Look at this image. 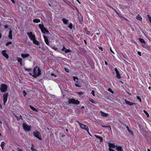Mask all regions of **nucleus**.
Returning <instances> with one entry per match:
<instances>
[{
	"label": "nucleus",
	"mask_w": 151,
	"mask_h": 151,
	"mask_svg": "<svg viewBox=\"0 0 151 151\" xmlns=\"http://www.w3.org/2000/svg\"><path fill=\"white\" fill-rule=\"evenodd\" d=\"M12 44V42H9L7 43L6 45V46H8L9 45L11 44Z\"/></svg>",
	"instance_id": "40"
},
{
	"label": "nucleus",
	"mask_w": 151,
	"mask_h": 151,
	"mask_svg": "<svg viewBox=\"0 0 151 151\" xmlns=\"http://www.w3.org/2000/svg\"><path fill=\"white\" fill-rule=\"evenodd\" d=\"M51 76H54L55 77H57V76L56 75H55V73H52L51 74Z\"/></svg>",
	"instance_id": "35"
},
{
	"label": "nucleus",
	"mask_w": 151,
	"mask_h": 151,
	"mask_svg": "<svg viewBox=\"0 0 151 151\" xmlns=\"http://www.w3.org/2000/svg\"><path fill=\"white\" fill-rule=\"evenodd\" d=\"M44 38L45 40V42L49 46H50V43L49 42V40L47 39V37L45 36H44Z\"/></svg>",
	"instance_id": "13"
},
{
	"label": "nucleus",
	"mask_w": 151,
	"mask_h": 151,
	"mask_svg": "<svg viewBox=\"0 0 151 151\" xmlns=\"http://www.w3.org/2000/svg\"><path fill=\"white\" fill-rule=\"evenodd\" d=\"M11 1L12 2L14 3H15L14 0H11Z\"/></svg>",
	"instance_id": "55"
},
{
	"label": "nucleus",
	"mask_w": 151,
	"mask_h": 151,
	"mask_svg": "<svg viewBox=\"0 0 151 151\" xmlns=\"http://www.w3.org/2000/svg\"><path fill=\"white\" fill-rule=\"evenodd\" d=\"M95 136L100 140V142H103V138L99 136L96 135H95Z\"/></svg>",
	"instance_id": "20"
},
{
	"label": "nucleus",
	"mask_w": 151,
	"mask_h": 151,
	"mask_svg": "<svg viewBox=\"0 0 151 151\" xmlns=\"http://www.w3.org/2000/svg\"><path fill=\"white\" fill-rule=\"evenodd\" d=\"M68 102L69 104H72L78 105L80 104V101L78 100H76L73 99H70L68 101Z\"/></svg>",
	"instance_id": "3"
},
{
	"label": "nucleus",
	"mask_w": 151,
	"mask_h": 151,
	"mask_svg": "<svg viewBox=\"0 0 151 151\" xmlns=\"http://www.w3.org/2000/svg\"><path fill=\"white\" fill-rule=\"evenodd\" d=\"M116 149L117 150L119 151H123V149L122 148V147L121 146H116Z\"/></svg>",
	"instance_id": "19"
},
{
	"label": "nucleus",
	"mask_w": 151,
	"mask_h": 151,
	"mask_svg": "<svg viewBox=\"0 0 151 151\" xmlns=\"http://www.w3.org/2000/svg\"><path fill=\"white\" fill-rule=\"evenodd\" d=\"M104 62H105V64L106 65H108V63H107V62L106 61H105Z\"/></svg>",
	"instance_id": "52"
},
{
	"label": "nucleus",
	"mask_w": 151,
	"mask_h": 151,
	"mask_svg": "<svg viewBox=\"0 0 151 151\" xmlns=\"http://www.w3.org/2000/svg\"><path fill=\"white\" fill-rule=\"evenodd\" d=\"M125 126L127 128V130L128 131V132H130V129L129 128V127H128V126H127V125H125Z\"/></svg>",
	"instance_id": "39"
},
{
	"label": "nucleus",
	"mask_w": 151,
	"mask_h": 151,
	"mask_svg": "<svg viewBox=\"0 0 151 151\" xmlns=\"http://www.w3.org/2000/svg\"><path fill=\"white\" fill-rule=\"evenodd\" d=\"M138 54L140 56H141V52H140L138 51L137 52Z\"/></svg>",
	"instance_id": "46"
},
{
	"label": "nucleus",
	"mask_w": 151,
	"mask_h": 151,
	"mask_svg": "<svg viewBox=\"0 0 151 151\" xmlns=\"http://www.w3.org/2000/svg\"><path fill=\"white\" fill-rule=\"evenodd\" d=\"M1 33H0V39L1 38Z\"/></svg>",
	"instance_id": "59"
},
{
	"label": "nucleus",
	"mask_w": 151,
	"mask_h": 151,
	"mask_svg": "<svg viewBox=\"0 0 151 151\" xmlns=\"http://www.w3.org/2000/svg\"><path fill=\"white\" fill-rule=\"evenodd\" d=\"M27 35H28L29 38L32 40L33 39H34L35 38V35L33 34L32 32H28L27 33Z\"/></svg>",
	"instance_id": "10"
},
{
	"label": "nucleus",
	"mask_w": 151,
	"mask_h": 151,
	"mask_svg": "<svg viewBox=\"0 0 151 151\" xmlns=\"http://www.w3.org/2000/svg\"><path fill=\"white\" fill-rule=\"evenodd\" d=\"M108 90L110 92H111V93H113V91H112L111 89L110 88H109L108 89Z\"/></svg>",
	"instance_id": "44"
},
{
	"label": "nucleus",
	"mask_w": 151,
	"mask_h": 151,
	"mask_svg": "<svg viewBox=\"0 0 151 151\" xmlns=\"http://www.w3.org/2000/svg\"><path fill=\"white\" fill-rule=\"evenodd\" d=\"M84 108V106H82L81 108V109H83V108Z\"/></svg>",
	"instance_id": "61"
},
{
	"label": "nucleus",
	"mask_w": 151,
	"mask_h": 151,
	"mask_svg": "<svg viewBox=\"0 0 151 151\" xmlns=\"http://www.w3.org/2000/svg\"><path fill=\"white\" fill-rule=\"evenodd\" d=\"M136 18L137 19L139 20L140 21H142V18L141 17V16L139 15L138 14L136 17Z\"/></svg>",
	"instance_id": "24"
},
{
	"label": "nucleus",
	"mask_w": 151,
	"mask_h": 151,
	"mask_svg": "<svg viewBox=\"0 0 151 151\" xmlns=\"http://www.w3.org/2000/svg\"><path fill=\"white\" fill-rule=\"evenodd\" d=\"M33 147H34V146H33V145H32V147H31V150L32 151H38L36 149L34 148Z\"/></svg>",
	"instance_id": "30"
},
{
	"label": "nucleus",
	"mask_w": 151,
	"mask_h": 151,
	"mask_svg": "<svg viewBox=\"0 0 151 151\" xmlns=\"http://www.w3.org/2000/svg\"><path fill=\"white\" fill-rule=\"evenodd\" d=\"M99 48L101 50H103L102 48L101 47H100V48Z\"/></svg>",
	"instance_id": "62"
},
{
	"label": "nucleus",
	"mask_w": 151,
	"mask_h": 151,
	"mask_svg": "<svg viewBox=\"0 0 151 151\" xmlns=\"http://www.w3.org/2000/svg\"><path fill=\"white\" fill-rule=\"evenodd\" d=\"M17 60L18 62L21 65H22V59L21 58H17Z\"/></svg>",
	"instance_id": "22"
},
{
	"label": "nucleus",
	"mask_w": 151,
	"mask_h": 151,
	"mask_svg": "<svg viewBox=\"0 0 151 151\" xmlns=\"http://www.w3.org/2000/svg\"><path fill=\"white\" fill-rule=\"evenodd\" d=\"M89 101L93 104H96L97 103L95 101L92 99H89Z\"/></svg>",
	"instance_id": "27"
},
{
	"label": "nucleus",
	"mask_w": 151,
	"mask_h": 151,
	"mask_svg": "<svg viewBox=\"0 0 151 151\" xmlns=\"http://www.w3.org/2000/svg\"><path fill=\"white\" fill-rule=\"evenodd\" d=\"M0 107L1 108V109H2V106L1 105V104H0Z\"/></svg>",
	"instance_id": "60"
},
{
	"label": "nucleus",
	"mask_w": 151,
	"mask_h": 151,
	"mask_svg": "<svg viewBox=\"0 0 151 151\" xmlns=\"http://www.w3.org/2000/svg\"><path fill=\"white\" fill-rule=\"evenodd\" d=\"M101 126L102 127H110V129H111V127H110V126H108V127L105 126H104V125H101Z\"/></svg>",
	"instance_id": "43"
},
{
	"label": "nucleus",
	"mask_w": 151,
	"mask_h": 151,
	"mask_svg": "<svg viewBox=\"0 0 151 151\" xmlns=\"http://www.w3.org/2000/svg\"><path fill=\"white\" fill-rule=\"evenodd\" d=\"M24 96H25L27 94V93H25L24 91Z\"/></svg>",
	"instance_id": "51"
},
{
	"label": "nucleus",
	"mask_w": 151,
	"mask_h": 151,
	"mask_svg": "<svg viewBox=\"0 0 151 151\" xmlns=\"http://www.w3.org/2000/svg\"><path fill=\"white\" fill-rule=\"evenodd\" d=\"M137 98L139 101L140 102H141V99L139 96H137Z\"/></svg>",
	"instance_id": "37"
},
{
	"label": "nucleus",
	"mask_w": 151,
	"mask_h": 151,
	"mask_svg": "<svg viewBox=\"0 0 151 151\" xmlns=\"http://www.w3.org/2000/svg\"><path fill=\"white\" fill-rule=\"evenodd\" d=\"M147 151H150V150L149 149H147Z\"/></svg>",
	"instance_id": "63"
},
{
	"label": "nucleus",
	"mask_w": 151,
	"mask_h": 151,
	"mask_svg": "<svg viewBox=\"0 0 151 151\" xmlns=\"http://www.w3.org/2000/svg\"><path fill=\"white\" fill-rule=\"evenodd\" d=\"M129 132V133L130 134H131L132 135H133V133L132 132L131 130H130V132Z\"/></svg>",
	"instance_id": "49"
},
{
	"label": "nucleus",
	"mask_w": 151,
	"mask_h": 151,
	"mask_svg": "<svg viewBox=\"0 0 151 151\" xmlns=\"http://www.w3.org/2000/svg\"><path fill=\"white\" fill-rule=\"evenodd\" d=\"M30 74L32 75L33 77L36 78L40 75L41 70L38 67L36 66L34 68L32 73H30Z\"/></svg>",
	"instance_id": "1"
},
{
	"label": "nucleus",
	"mask_w": 151,
	"mask_h": 151,
	"mask_svg": "<svg viewBox=\"0 0 151 151\" xmlns=\"http://www.w3.org/2000/svg\"><path fill=\"white\" fill-rule=\"evenodd\" d=\"M109 151H114V150L111 148H109Z\"/></svg>",
	"instance_id": "45"
},
{
	"label": "nucleus",
	"mask_w": 151,
	"mask_h": 151,
	"mask_svg": "<svg viewBox=\"0 0 151 151\" xmlns=\"http://www.w3.org/2000/svg\"><path fill=\"white\" fill-rule=\"evenodd\" d=\"M17 150L18 151H24L22 148L19 147L17 148Z\"/></svg>",
	"instance_id": "38"
},
{
	"label": "nucleus",
	"mask_w": 151,
	"mask_h": 151,
	"mask_svg": "<svg viewBox=\"0 0 151 151\" xmlns=\"http://www.w3.org/2000/svg\"><path fill=\"white\" fill-rule=\"evenodd\" d=\"M100 113H101V115L102 116L107 117L108 116V114L106 113L101 111H100Z\"/></svg>",
	"instance_id": "16"
},
{
	"label": "nucleus",
	"mask_w": 151,
	"mask_h": 151,
	"mask_svg": "<svg viewBox=\"0 0 151 151\" xmlns=\"http://www.w3.org/2000/svg\"><path fill=\"white\" fill-rule=\"evenodd\" d=\"M76 0L78 1V2L79 4H81V3H80V1H79V0Z\"/></svg>",
	"instance_id": "56"
},
{
	"label": "nucleus",
	"mask_w": 151,
	"mask_h": 151,
	"mask_svg": "<svg viewBox=\"0 0 151 151\" xmlns=\"http://www.w3.org/2000/svg\"><path fill=\"white\" fill-rule=\"evenodd\" d=\"M150 77H151V74H150Z\"/></svg>",
	"instance_id": "64"
},
{
	"label": "nucleus",
	"mask_w": 151,
	"mask_h": 151,
	"mask_svg": "<svg viewBox=\"0 0 151 151\" xmlns=\"http://www.w3.org/2000/svg\"><path fill=\"white\" fill-rule=\"evenodd\" d=\"M62 21L64 24H66L68 23V20L65 18H63L62 19Z\"/></svg>",
	"instance_id": "25"
},
{
	"label": "nucleus",
	"mask_w": 151,
	"mask_h": 151,
	"mask_svg": "<svg viewBox=\"0 0 151 151\" xmlns=\"http://www.w3.org/2000/svg\"><path fill=\"white\" fill-rule=\"evenodd\" d=\"M65 71L67 72H68V70L66 69H65Z\"/></svg>",
	"instance_id": "54"
},
{
	"label": "nucleus",
	"mask_w": 151,
	"mask_h": 151,
	"mask_svg": "<svg viewBox=\"0 0 151 151\" xmlns=\"http://www.w3.org/2000/svg\"><path fill=\"white\" fill-rule=\"evenodd\" d=\"M73 79L75 82V85L76 87H81V86L78 83V79L76 77L73 76Z\"/></svg>",
	"instance_id": "9"
},
{
	"label": "nucleus",
	"mask_w": 151,
	"mask_h": 151,
	"mask_svg": "<svg viewBox=\"0 0 151 151\" xmlns=\"http://www.w3.org/2000/svg\"><path fill=\"white\" fill-rule=\"evenodd\" d=\"M144 112L145 114L147 115V117H148L149 116V114H148V113L146 111H145V110L144 111Z\"/></svg>",
	"instance_id": "34"
},
{
	"label": "nucleus",
	"mask_w": 151,
	"mask_h": 151,
	"mask_svg": "<svg viewBox=\"0 0 151 151\" xmlns=\"http://www.w3.org/2000/svg\"><path fill=\"white\" fill-rule=\"evenodd\" d=\"M139 41L142 43H143L144 44L145 43V42L144 41V40L143 39H142V38L139 39Z\"/></svg>",
	"instance_id": "32"
},
{
	"label": "nucleus",
	"mask_w": 151,
	"mask_h": 151,
	"mask_svg": "<svg viewBox=\"0 0 151 151\" xmlns=\"http://www.w3.org/2000/svg\"><path fill=\"white\" fill-rule=\"evenodd\" d=\"M142 46H143V47L144 48H146V49H147V48H146V47H147V46H146V45L145 44H145H144V45H142Z\"/></svg>",
	"instance_id": "42"
},
{
	"label": "nucleus",
	"mask_w": 151,
	"mask_h": 151,
	"mask_svg": "<svg viewBox=\"0 0 151 151\" xmlns=\"http://www.w3.org/2000/svg\"><path fill=\"white\" fill-rule=\"evenodd\" d=\"M72 23H70L68 25V27L70 29H71L72 27Z\"/></svg>",
	"instance_id": "36"
},
{
	"label": "nucleus",
	"mask_w": 151,
	"mask_h": 151,
	"mask_svg": "<svg viewBox=\"0 0 151 151\" xmlns=\"http://www.w3.org/2000/svg\"><path fill=\"white\" fill-rule=\"evenodd\" d=\"M6 52V50H3L1 52V54L6 58L8 59L9 58V56Z\"/></svg>",
	"instance_id": "11"
},
{
	"label": "nucleus",
	"mask_w": 151,
	"mask_h": 151,
	"mask_svg": "<svg viewBox=\"0 0 151 151\" xmlns=\"http://www.w3.org/2000/svg\"><path fill=\"white\" fill-rule=\"evenodd\" d=\"M52 48L53 50H57V48L55 47V46H51L50 45V46Z\"/></svg>",
	"instance_id": "31"
},
{
	"label": "nucleus",
	"mask_w": 151,
	"mask_h": 151,
	"mask_svg": "<svg viewBox=\"0 0 151 151\" xmlns=\"http://www.w3.org/2000/svg\"><path fill=\"white\" fill-rule=\"evenodd\" d=\"M114 70L116 73V77L120 79L121 78V76L120 75L119 71L117 70V69L116 68H115Z\"/></svg>",
	"instance_id": "12"
},
{
	"label": "nucleus",
	"mask_w": 151,
	"mask_h": 151,
	"mask_svg": "<svg viewBox=\"0 0 151 151\" xmlns=\"http://www.w3.org/2000/svg\"><path fill=\"white\" fill-rule=\"evenodd\" d=\"M8 27V25H5V28H7Z\"/></svg>",
	"instance_id": "48"
},
{
	"label": "nucleus",
	"mask_w": 151,
	"mask_h": 151,
	"mask_svg": "<svg viewBox=\"0 0 151 151\" xmlns=\"http://www.w3.org/2000/svg\"><path fill=\"white\" fill-rule=\"evenodd\" d=\"M1 91L2 92H4L6 91L7 89V86L4 84H2L0 88Z\"/></svg>",
	"instance_id": "7"
},
{
	"label": "nucleus",
	"mask_w": 151,
	"mask_h": 151,
	"mask_svg": "<svg viewBox=\"0 0 151 151\" xmlns=\"http://www.w3.org/2000/svg\"><path fill=\"white\" fill-rule=\"evenodd\" d=\"M77 122L81 128L84 130H88V127L87 126L85 125L84 124L80 123L78 121H77Z\"/></svg>",
	"instance_id": "6"
},
{
	"label": "nucleus",
	"mask_w": 151,
	"mask_h": 151,
	"mask_svg": "<svg viewBox=\"0 0 151 151\" xmlns=\"http://www.w3.org/2000/svg\"><path fill=\"white\" fill-rule=\"evenodd\" d=\"M29 54H22L21 57L23 58H27L29 56Z\"/></svg>",
	"instance_id": "15"
},
{
	"label": "nucleus",
	"mask_w": 151,
	"mask_h": 151,
	"mask_svg": "<svg viewBox=\"0 0 151 151\" xmlns=\"http://www.w3.org/2000/svg\"><path fill=\"white\" fill-rule=\"evenodd\" d=\"M33 134L34 136L37 138L39 139V140H41L42 139L41 138V135L39 132L36 131L33 132Z\"/></svg>",
	"instance_id": "5"
},
{
	"label": "nucleus",
	"mask_w": 151,
	"mask_h": 151,
	"mask_svg": "<svg viewBox=\"0 0 151 151\" xmlns=\"http://www.w3.org/2000/svg\"><path fill=\"white\" fill-rule=\"evenodd\" d=\"M32 40V41L33 43L37 45H38L39 44L37 40H36L35 38L34 39H33Z\"/></svg>",
	"instance_id": "21"
},
{
	"label": "nucleus",
	"mask_w": 151,
	"mask_h": 151,
	"mask_svg": "<svg viewBox=\"0 0 151 151\" xmlns=\"http://www.w3.org/2000/svg\"><path fill=\"white\" fill-rule=\"evenodd\" d=\"M95 92L94 91H92L91 92V93L92 94L93 96H95Z\"/></svg>",
	"instance_id": "41"
},
{
	"label": "nucleus",
	"mask_w": 151,
	"mask_h": 151,
	"mask_svg": "<svg viewBox=\"0 0 151 151\" xmlns=\"http://www.w3.org/2000/svg\"><path fill=\"white\" fill-rule=\"evenodd\" d=\"M5 145V143L4 142H1V148L3 150L4 149V147Z\"/></svg>",
	"instance_id": "29"
},
{
	"label": "nucleus",
	"mask_w": 151,
	"mask_h": 151,
	"mask_svg": "<svg viewBox=\"0 0 151 151\" xmlns=\"http://www.w3.org/2000/svg\"><path fill=\"white\" fill-rule=\"evenodd\" d=\"M88 132V134L90 135H91L90 134L89 132V129H88V130H86Z\"/></svg>",
	"instance_id": "47"
},
{
	"label": "nucleus",
	"mask_w": 151,
	"mask_h": 151,
	"mask_svg": "<svg viewBox=\"0 0 151 151\" xmlns=\"http://www.w3.org/2000/svg\"><path fill=\"white\" fill-rule=\"evenodd\" d=\"M109 148H114L116 147L117 146V145H115L109 143Z\"/></svg>",
	"instance_id": "14"
},
{
	"label": "nucleus",
	"mask_w": 151,
	"mask_h": 151,
	"mask_svg": "<svg viewBox=\"0 0 151 151\" xmlns=\"http://www.w3.org/2000/svg\"><path fill=\"white\" fill-rule=\"evenodd\" d=\"M65 49V47L63 46V48L62 49V51H63L65 50V53H67V52H69L70 51V50H69L68 49Z\"/></svg>",
	"instance_id": "23"
},
{
	"label": "nucleus",
	"mask_w": 151,
	"mask_h": 151,
	"mask_svg": "<svg viewBox=\"0 0 151 151\" xmlns=\"http://www.w3.org/2000/svg\"><path fill=\"white\" fill-rule=\"evenodd\" d=\"M110 51L113 53L114 54V52L112 51V50L111 49V48L110 47Z\"/></svg>",
	"instance_id": "50"
},
{
	"label": "nucleus",
	"mask_w": 151,
	"mask_h": 151,
	"mask_svg": "<svg viewBox=\"0 0 151 151\" xmlns=\"http://www.w3.org/2000/svg\"><path fill=\"white\" fill-rule=\"evenodd\" d=\"M84 42L86 44V40H84Z\"/></svg>",
	"instance_id": "58"
},
{
	"label": "nucleus",
	"mask_w": 151,
	"mask_h": 151,
	"mask_svg": "<svg viewBox=\"0 0 151 151\" xmlns=\"http://www.w3.org/2000/svg\"><path fill=\"white\" fill-rule=\"evenodd\" d=\"M33 22L35 23H38L40 22V20L39 19H35L33 20Z\"/></svg>",
	"instance_id": "26"
},
{
	"label": "nucleus",
	"mask_w": 151,
	"mask_h": 151,
	"mask_svg": "<svg viewBox=\"0 0 151 151\" xmlns=\"http://www.w3.org/2000/svg\"><path fill=\"white\" fill-rule=\"evenodd\" d=\"M96 34L97 35H99L100 34L99 33H96Z\"/></svg>",
	"instance_id": "57"
},
{
	"label": "nucleus",
	"mask_w": 151,
	"mask_h": 151,
	"mask_svg": "<svg viewBox=\"0 0 151 151\" xmlns=\"http://www.w3.org/2000/svg\"><path fill=\"white\" fill-rule=\"evenodd\" d=\"M147 17L149 19V20L150 22L151 23V17H150V15H147Z\"/></svg>",
	"instance_id": "33"
},
{
	"label": "nucleus",
	"mask_w": 151,
	"mask_h": 151,
	"mask_svg": "<svg viewBox=\"0 0 151 151\" xmlns=\"http://www.w3.org/2000/svg\"><path fill=\"white\" fill-rule=\"evenodd\" d=\"M124 101L126 104H128L130 106H132L134 104L132 103L131 102H130L128 101H127L126 99H125Z\"/></svg>",
	"instance_id": "17"
},
{
	"label": "nucleus",
	"mask_w": 151,
	"mask_h": 151,
	"mask_svg": "<svg viewBox=\"0 0 151 151\" xmlns=\"http://www.w3.org/2000/svg\"><path fill=\"white\" fill-rule=\"evenodd\" d=\"M39 27L42 33L44 34L46 33L47 34H49V32L44 27L42 24H40L39 25Z\"/></svg>",
	"instance_id": "2"
},
{
	"label": "nucleus",
	"mask_w": 151,
	"mask_h": 151,
	"mask_svg": "<svg viewBox=\"0 0 151 151\" xmlns=\"http://www.w3.org/2000/svg\"><path fill=\"white\" fill-rule=\"evenodd\" d=\"M12 30H10L9 32L8 36V37L10 39H12Z\"/></svg>",
	"instance_id": "18"
},
{
	"label": "nucleus",
	"mask_w": 151,
	"mask_h": 151,
	"mask_svg": "<svg viewBox=\"0 0 151 151\" xmlns=\"http://www.w3.org/2000/svg\"><path fill=\"white\" fill-rule=\"evenodd\" d=\"M78 94L79 95H81V94H83V93L81 92H78Z\"/></svg>",
	"instance_id": "53"
},
{
	"label": "nucleus",
	"mask_w": 151,
	"mask_h": 151,
	"mask_svg": "<svg viewBox=\"0 0 151 151\" xmlns=\"http://www.w3.org/2000/svg\"><path fill=\"white\" fill-rule=\"evenodd\" d=\"M29 107L30 108L32 109L33 111H37V110L33 106H29Z\"/></svg>",
	"instance_id": "28"
},
{
	"label": "nucleus",
	"mask_w": 151,
	"mask_h": 151,
	"mask_svg": "<svg viewBox=\"0 0 151 151\" xmlns=\"http://www.w3.org/2000/svg\"><path fill=\"white\" fill-rule=\"evenodd\" d=\"M8 96V93H5L3 95V101L4 105H5L7 101Z\"/></svg>",
	"instance_id": "8"
},
{
	"label": "nucleus",
	"mask_w": 151,
	"mask_h": 151,
	"mask_svg": "<svg viewBox=\"0 0 151 151\" xmlns=\"http://www.w3.org/2000/svg\"><path fill=\"white\" fill-rule=\"evenodd\" d=\"M23 127L25 131H29L30 130L31 127L30 126H28L25 123L23 124Z\"/></svg>",
	"instance_id": "4"
}]
</instances>
